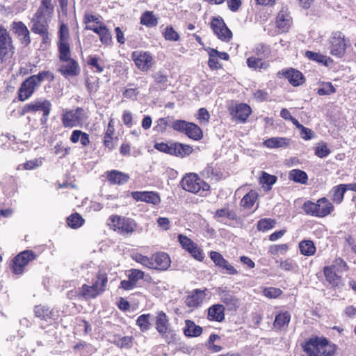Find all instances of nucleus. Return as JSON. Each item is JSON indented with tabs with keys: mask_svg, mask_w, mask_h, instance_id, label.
<instances>
[{
	"mask_svg": "<svg viewBox=\"0 0 356 356\" xmlns=\"http://www.w3.org/2000/svg\"><path fill=\"white\" fill-rule=\"evenodd\" d=\"M281 293L282 291L277 288L268 287L264 290V296L270 298H275L278 297Z\"/></svg>",
	"mask_w": 356,
	"mask_h": 356,
	"instance_id": "obj_64",
	"label": "nucleus"
},
{
	"mask_svg": "<svg viewBox=\"0 0 356 356\" xmlns=\"http://www.w3.org/2000/svg\"><path fill=\"white\" fill-rule=\"evenodd\" d=\"M151 315L149 314H142L136 320V325L140 327L142 332L147 331L151 327Z\"/></svg>",
	"mask_w": 356,
	"mask_h": 356,
	"instance_id": "obj_40",
	"label": "nucleus"
},
{
	"mask_svg": "<svg viewBox=\"0 0 356 356\" xmlns=\"http://www.w3.org/2000/svg\"><path fill=\"white\" fill-rule=\"evenodd\" d=\"M85 111L81 108L75 110H66L62 114V124L65 128H72L81 126L86 120Z\"/></svg>",
	"mask_w": 356,
	"mask_h": 356,
	"instance_id": "obj_6",
	"label": "nucleus"
},
{
	"mask_svg": "<svg viewBox=\"0 0 356 356\" xmlns=\"http://www.w3.org/2000/svg\"><path fill=\"white\" fill-rule=\"evenodd\" d=\"M158 23L157 18L151 11L145 12L140 17V24L148 27L155 26Z\"/></svg>",
	"mask_w": 356,
	"mask_h": 356,
	"instance_id": "obj_38",
	"label": "nucleus"
},
{
	"mask_svg": "<svg viewBox=\"0 0 356 356\" xmlns=\"http://www.w3.org/2000/svg\"><path fill=\"white\" fill-rule=\"evenodd\" d=\"M79 294L86 300L94 299L102 294L101 289H97V286L83 284L79 291Z\"/></svg>",
	"mask_w": 356,
	"mask_h": 356,
	"instance_id": "obj_24",
	"label": "nucleus"
},
{
	"mask_svg": "<svg viewBox=\"0 0 356 356\" xmlns=\"http://www.w3.org/2000/svg\"><path fill=\"white\" fill-rule=\"evenodd\" d=\"M58 50L60 54V60L63 61L70 58V49L67 42H59Z\"/></svg>",
	"mask_w": 356,
	"mask_h": 356,
	"instance_id": "obj_50",
	"label": "nucleus"
},
{
	"mask_svg": "<svg viewBox=\"0 0 356 356\" xmlns=\"http://www.w3.org/2000/svg\"><path fill=\"white\" fill-rule=\"evenodd\" d=\"M232 120L244 123L252 113L251 108L246 104H238L229 108Z\"/></svg>",
	"mask_w": 356,
	"mask_h": 356,
	"instance_id": "obj_13",
	"label": "nucleus"
},
{
	"mask_svg": "<svg viewBox=\"0 0 356 356\" xmlns=\"http://www.w3.org/2000/svg\"><path fill=\"white\" fill-rule=\"evenodd\" d=\"M289 178L296 183L305 184L308 177L307 173L299 169H294L289 172Z\"/></svg>",
	"mask_w": 356,
	"mask_h": 356,
	"instance_id": "obj_36",
	"label": "nucleus"
},
{
	"mask_svg": "<svg viewBox=\"0 0 356 356\" xmlns=\"http://www.w3.org/2000/svg\"><path fill=\"white\" fill-rule=\"evenodd\" d=\"M221 301L230 307H235L238 304V299L230 293L222 291L220 293Z\"/></svg>",
	"mask_w": 356,
	"mask_h": 356,
	"instance_id": "obj_46",
	"label": "nucleus"
},
{
	"mask_svg": "<svg viewBox=\"0 0 356 356\" xmlns=\"http://www.w3.org/2000/svg\"><path fill=\"white\" fill-rule=\"evenodd\" d=\"M285 76L289 83L293 86H298L302 83L303 76L302 74L294 69L287 70L285 73Z\"/></svg>",
	"mask_w": 356,
	"mask_h": 356,
	"instance_id": "obj_29",
	"label": "nucleus"
},
{
	"mask_svg": "<svg viewBox=\"0 0 356 356\" xmlns=\"http://www.w3.org/2000/svg\"><path fill=\"white\" fill-rule=\"evenodd\" d=\"M289 140L282 137H273L264 141V145L268 148H279L289 145Z\"/></svg>",
	"mask_w": 356,
	"mask_h": 356,
	"instance_id": "obj_32",
	"label": "nucleus"
},
{
	"mask_svg": "<svg viewBox=\"0 0 356 356\" xmlns=\"http://www.w3.org/2000/svg\"><path fill=\"white\" fill-rule=\"evenodd\" d=\"M277 177L274 175H269L266 172H262V175L260 178V183L264 186L266 185L268 189H270L271 186L276 182Z\"/></svg>",
	"mask_w": 356,
	"mask_h": 356,
	"instance_id": "obj_51",
	"label": "nucleus"
},
{
	"mask_svg": "<svg viewBox=\"0 0 356 356\" xmlns=\"http://www.w3.org/2000/svg\"><path fill=\"white\" fill-rule=\"evenodd\" d=\"M50 78L53 79V74L49 71H42L36 75L28 77L22 83L18 90L19 100L24 102L28 99L34 92L35 88L40 86L41 83L45 79Z\"/></svg>",
	"mask_w": 356,
	"mask_h": 356,
	"instance_id": "obj_2",
	"label": "nucleus"
},
{
	"mask_svg": "<svg viewBox=\"0 0 356 356\" xmlns=\"http://www.w3.org/2000/svg\"><path fill=\"white\" fill-rule=\"evenodd\" d=\"M84 222L83 218L77 213L70 215L67 219V223L69 227L76 229L80 227Z\"/></svg>",
	"mask_w": 356,
	"mask_h": 356,
	"instance_id": "obj_44",
	"label": "nucleus"
},
{
	"mask_svg": "<svg viewBox=\"0 0 356 356\" xmlns=\"http://www.w3.org/2000/svg\"><path fill=\"white\" fill-rule=\"evenodd\" d=\"M181 184L184 190L203 197L207 196L210 190V186L195 173L184 177Z\"/></svg>",
	"mask_w": 356,
	"mask_h": 356,
	"instance_id": "obj_4",
	"label": "nucleus"
},
{
	"mask_svg": "<svg viewBox=\"0 0 356 356\" xmlns=\"http://www.w3.org/2000/svg\"><path fill=\"white\" fill-rule=\"evenodd\" d=\"M54 10V7L51 4V0H42V3L36 12L41 13L42 14H47L50 16Z\"/></svg>",
	"mask_w": 356,
	"mask_h": 356,
	"instance_id": "obj_53",
	"label": "nucleus"
},
{
	"mask_svg": "<svg viewBox=\"0 0 356 356\" xmlns=\"http://www.w3.org/2000/svg\"><path fill=\"white\" fill-rule=\"evenodd\" d=\"M247 65L250 68L254 70H266L269 67L270 64L267 61H262L261 58L254 56L249 57L247 59Z\"/></svg>",
	"mask_w": 356,
	"mask_h": 356,
	"instance_id": "obj_33",
	"label": "nucleus"
},
{
	"mask_svg": "<svg viewBox=\"0 0 356 356\" xmlns=\"http://www.w3.org/2000/svg\"><path fill=\"white\" fill-rule=\"evenodd\" d=\"M131 196L136 201L145 202L154 205H157L161 202L159 194L152 191H135L131 193Z\"/></svg>",
	"mask_w": 356,
	"mask_h": 356,
	"instance_id": "obj_15",
	"label": "nucleus"
},
{
	"mask_svg": "<svg viewBox=\"0 0 356 356\" xmlns=\"http://www.w3.org/2000/svg\"><path fill=\"white\" fill-rule=\"evenodd\" d=\"M185 325L184 333L187 337H196L200 336L202 332V328L195 325V323L191 320H186Z\"/></svg>",
	"mask_w": 356,
	"mask_h": 356,
	"instance_id": "obj_27",
	"label": "nucleus"
},
{
	"mask_svg": "<svg viewBox=\"0 0 356 356\" xmlns=\"http://www.w3.org/2000/svg\"><path fill=\"white\" fill-rule=\"evenodd\" d=\"M210 118V115L208 111L204 108H201L198 110L197 119L200 124H207Z\"/></svg>",
	"mask_w": 356,
	"mask_h": 356,
	"instance_id": "obj_63",
	"label": "nucleus"
},
{
	"mask_svg": "<svg viewBox=\"0 0 356 356\" xmlns=\"http://www.w3.org/2000/svg\"><path fill=\"white\" fill-rule=\"evenodd\" d=\"M226 217L229 220H234L236 218V213L230 210L229 208H223L218 209L214 215V218L218 220H221L222 218Z\"/></svg>",
	"mask_w": 356,
	"mask_h": 356,
	"instance_id": "obj_43",
	"label": "nucleus"
},
{
	"mask_svg": "<svg viewBox=\"0 0 356 356\" xmlns=\"http://www.w3.org/2000/svg\"><path fill=\"white\" fill-rule=\"evenodd\" d=\"M155 328L162 335L167 334L170 330L168 317L163 311H159L156 313Z\"/></svg>",
	"mask_w": 356,
	"mask_h": 356,
	"instance_id": "obj_19",
	"label": "nucleus"
},
{
	"mask_svg": "<svg viewBox=\"0 0 356 356\" xmlns=\"http://www.w3.org/2000/svg\"><path fill=\"white\" fill-rule=\"evenodd\" d=\"M107 282L108 277L106 273L99 271L93 280L92 285L97 286V289H101V293H103L106 290Z\"/></svg>",
	"mask_w": 356,
	"mask_h": 356,
	"instance_id": "obj_34",
	"label": "nucleus"
},
{
	"mask_svg": "<svg viewBox=\"0 0 356 356\" xmlns=\"http://www.w3.org/2000/svg\"><path fill=\"white\" fill-rule=\"evenodd\" d=\"M42 160L41 159H35L33 160H30L24 163L23 165V169L24 170H33L38 167H40L42 165Z\"/></svg>",
	"mask_w": 356,
	"mask_h": 356,
	"instance_id": "obj_62",
	"label": "nucleus"
},
{
	"mask_svg": "<svg viewBox=\"0 0 356 356\" xmlns=\"http://www.w3.org/2000/svg\"><path fill=\"white\" fill-rule=\"evenodd\" d=\"M110 220L113 230L122 235L131 234L137 227L135 220L129 218L115 215Z\"/></svg>",
	"mask_w": 356,
	"mask_h": 356,
	"instance_id": "obj_7",
	"label": "nucleus"
},
{
	"mask_svg": "<svg viewBox=\"0 0 356 356\" xmlns=\"http://www.w3.org/2000/svg\"><path fill=\"white\" fill-rule=\"evenodd\" d=\"M91 31L98 34L99 40L103 44L110 45L112 43V35L111 32L104 24L98 28H90Z\"/></svg>",
	"mask_w": 356,
	"mask_h": 356,
	"instance_id": "obj_25",
	"label": "nucleus"
},
{
	"mask_svg": "<svg viewBox=\"0 0 356 356\" xmlns=\"http://www.w3.org/2000/svg\"><path fill=\"white\" fill-rule=\"evenodd\" d=\"M168 125V120L166 118H159L156 122V125L154 127V130L156 132L163 133L166 130Z\"/></svg>",
	"mask_w": 356,
	"mask_h": 356,
	"instance_id": "obj_59",
	"label": "nucleus"
},
{
	"mask_svg": "<svg viewBox=\"0 0 356 356\" xmlns=\"http://www.w3.org/2000/svg\"><path fill=\"white\" fill-rule=\"evenodd\" d=\"M188 252L197 261H202L204 258L203 250L197 244Z\"/></svg>",
	"mask_w": 356,
	"mask_h": 356,
	"instance_id": "obj_60",
	"label": "nucleus"
},
{
	"mask_svg": "<svg viewBox=\"0 0 356 356\" xmlns=\"http://www.w3.org/2000/svg\"><path fill=\"white\" fill-rule=\"evenodd\" d=\"M346 191L345 184L334 186L330 191V197L332 201L337 204H341L343 200Z\"/></svg>",
	"mask_w": 356,
	"mask_h": 356,
	"instance_id": "obj_30",
	"label": "nucleus"
},
{
	"mask_svg": "<svg viewBox=\"0 0 356 356\" xmlns=\"http://www.w3.org/2000/svg\"><path fill=\"white\" fill-rule=\"evenodd\" d=\"M330 153V150L325 143H319L315 149L316 155L320 158L325 157L328 156Z\"/></svg>",
	"mask_w": 356,
	"mask_h": 356,
	"instance_id": "obj_56",
	"label": "nucleus"
},
{
	"mask_svg": "<svg viewBox=\"0 0 356 356\" xmlns=\"http://www.w3.org/2000/svg\"><path fill=\"white\" fill-rule=\"evenodd\" d=\"M63 63L58 71L65 77L76 76L79 74V66L74 59L69 58L63 60Z\"/></svg>",
	"mask_w": 356,
	"mask_h": 356,
	"instance_id": "obj_18",
	"label": "nucleus"
},
{
	"mask_svg": "<svg viewBox=\"0 0 356 356\" xmlns=\"http://www.w3.org/2000/svg\"><path fill=\"white\" fill-rule=\"evenodd\" d=\"M131 58L138 68L143 72H147L152 67V57L148 52L134 51L131 54Z\"/></svg>",
	"mask_w": 356,
	"mask_h": 356,
	"instance_id": "obj_12",
	"label": "nucleus"
},
{
	"mask_svg": "<svg viewBox=\"0 0 356 356\" xmlns=\"http://www.w3.org/2000/svg\"><path fill=\"white\" fill-rule=\"evenodd\" d=\"M328 266L332 268L333 270L339 274L347 271L348 269L347 264L341 258H337L333 261L332 265Z\"/></svg>",
	"mask_w": 356,
	"mask_h": 356,
	"instance_id": "obj_48",
	"label": "nucleus"
},
{
	"mask_svg": "<svg viewBox=\"0 0 356 356\" xmlns=\"http://www.w3.org/2000/svg\"><path fill=\"white\" fill-rule=\"evenodd\" d=\"M304 350L308 356H333L337 346L330 343L325 338H312L306 342Z\"/></svg>",
	"mask_w": 356,
	"mask_h": 356,
	"instance_id": "obj_1",
	"label": "nucleus"
},
{
	"mask_svg": "<svg viewBox=\"0 0 356 356\" xmlns=\"http://www.w3.org/2000/svg\"><path fill=\"white\" fill-rule=\"evenodd\" d=\"M330 54L337 57L342 58L346 53L347 47L349 46V40L341 31L333 32L330 38Z\"/></svg>",
	"mask_w": 356,
	"mask_h": 356,
	"instance_id": "obj_5",
	"label": "nucleus"
},
{
	"mask_svg": "<svg viewBox=\"0 0 356 356\" xmlns=\"http://www.w3.org/2000/svg\"><path fill=\"white\" fill-rule=\"evenodd\" d=\"M305 56L309 60L316 61L319 63H323L325 65H327V61L330 60V58L326 56L311 51H306Z\"/></svg>",
	"mask_w": 356,
	"mask_h": 356,
	"instance_id": "obj_47",
	"label": "nucleus"
},
{
	"mask_svg": "<svg viewBox=\"0 0 356 356\" xmlns=\"http://www.w3.org/2000/svg\"><path fill=\"white\" fill-rule=\"evenodd\" d=\"M107 178L112 184L122 185L128 181L129 177L125 173L113 170L108 173Z\"/></svg>",
	"mask_w": 356,
	"mask_h": 356,
	"instance_id": "obj_28",
	"label": "nucleus"
},
{
	"mask_svg": "<svg viewBox=\"0 0 356 356\" xmlns=\"http://www.w3.org/2000/svg\"><path fill=\"white\" fill-rule=\"evenodd\" d=\"M336 92V89L330 82H323L320 85L317 93L319 95H330Z\"/></svg>",
	"mask_w": 356,
	"mask_h": 356,
	"instance_id": "obj_49",
	"label": "nucleus"
},
{
	"mask_svg": "<svg viewBox=\"0 0 356 356\" xmlns=\"http://www.w3.org/2000/svg\"><path fill=\"white\" fill-rule=\"evenodd\" d=\"M210 257L216 266L219 268H221V266L225 264L226 259L218 252L211 251L210 252Z\"/></svg>",
	"mask_w": 356,
	"mask_h": 356,
	"instance_id": "obj_58",
	"label": "nucleus"
},
{
	"mask_svg": "<svg viewBox=\"0 0 356 356\" xmlns=\"http://www.w3.org/2000/svg\"><path fill=\"white\" fill-rule=\"evenodd\" d=\"M14 52L15 48L9 32L4 27L0 26V63L11 58Z\"/></svg>",
	"mask_w": 356,
	"mask_h": 356,
	"instance_id": "obj_9",
	"label": "nucleus"
},
{
	"mask_svg": "<svg viewBox=\"0 0 356 356\" xmlns=\"http://www.w3.org/2000/svg\"><path fill=\"white\" fill-rule=\"evenodd\" d=\"M201 175L203 177L209 179L217 177L218 172L212 164H208L207 167H205V168L201 172Z\"/></svg>",
	"mask_w": 356,
	"mask_h": 356,
	"instance_id": "obj_57",
	"label": "nucleus"
},
{
	"mask_svg": "<svg viewBox=\"0 0 356 356\" xmlns=\"http://www.w3.org/2000/svg\"><path fill=\"white\" fill-rule=\"evenodd\" d=\"M225 318V307L220 304H216L208 309V319L221 322Z\"/></svg>",
	"mask_w": 356,
	"mask_h": 356,
	"instance_id": "obj_23",
	"label": "nucleus"
},
{
	"mask_svg": "<svg viewBox=\"0 0 356 356\" xmlns=\"http://www.w3.org/2000/svg\"><path fill=\"white\" fill-rule=\"evenodd\" d=\"M178 241L181 247L187 252H190L191 250L196 245V243H195L188 237L183 234H179L178 236Z\"/></svg>",
	"mask_w": 356,
	"mask_h": 356,
	"instance_id": "obj_52",
	"label": "nucleus"
},
{
	"mask_svg": "<svg viewBox=\"0 0 356 356\" xmlns=\"http://www.w3.org/2000/svg\"><path fill=\"white\" fill-rule=\"evenodd\" d=\"M299 248L301 254L305 256H312L316 252V247L313 241L310 240H305L300 242Z\"/></svg>",
	"mask_w": 356,
	"mask_h": 356,
	"instance_id": "obj_35",
	"label": "nucleus"
},
{
	"mask_svg": "<svg viewBox=\"0 0 356 356\" xmlns=\"http://www.w3.org/2000/svg\"><path fill=\"white\" fill-rule=\"evenodd\" d=\"M153 266L152 269L165 270L170 266L169 256L164 252H159L152 256Z\"/></svg>",
	"mask_w": 356,
	"mask_h": 356,
	"instance_id": "obj_20",
	"label": "nucleus"
},
{
	"mask_svg": "<svg viewBox=\"0 0 356 356\" xmlns=\"http://www.w3.org/2000/svg\"><path fill=\"white\" fill-rule=\"evenodd\" d=\"M163 36L165 40L170 41H178L179 40V35L172 26H167L165 29Z\"/></svg>",
	"mask_w": 356,
	"mask_h": 356,
	"instance_id": "obj_54",
	"label": "nucleus"
},
{
	"mask_svg": "<svg viewBox=\"0 0 356 356\" xmlns=\"http://www.w3.org/2000/svg\"><path fill=\"white\" fill-rule=\"evenodd\" d=\"M131 258L136 262L142 264L143 266L152 269L153 266V260L152 257H147L141 254L140 253H133Z\"/></svg>",
	"mask_w": 356,
	"mask_h": 356,
	"instance_id": "obj_41",
	"label": "nucleus"
},
{
	"mask_svg": "<svg viewBox=\"0 0 356 356\" xmlns=\"http://www.w3.org/2000/svg\"><path fill=\"white\" fill-rule=\"evenodd\" d=\"M290 320L291 315L288 312H282L275 316L273 325L275 327L280 328L285 325H288Z\"/></svg>",
	"mask_w": 356,
	"mask_h": 356,
	"instance_id": "obj_39",
	"label": "nucleus"
},
{
	"mask_svg": "<svg viewBox=\"0 0 356 356\" xmlns=\"http://www.w3.org/2000/svg\"><path fill=\"white\" fill-rule=\"evenodd\" d=\"M205 290H200V289H195L193 290L191 295H189L186 300V304L187 306L190 307H197L201 305V303L203 302L204 299L205 298Z\"/></svg>",
	"mask_w": 356,
	"mask_h": 356,
	"instance_id": "obj_21",
	"label": "nucleus"
},
{
	"mask_svg": "<svg viewBox=\"0 0 356 356\" xmlns=\"http://www.w3.org/2000/svg\"><path fill=\"white\" fill-rule=\"evenodd\" d=\"M257 198V193L251 191L248 193L241 200V204L245 209H250Z\"/></svg>",
	"mask_w": 356,
	"mask_h": 356,
	"instance_id": "obj_42",
	"label": "nucleus"
},
{
	"mask_svg": "<svg viewBox=\"0 0 356 356\" xmlns=\"http://www.w3.org/2000/svg\"><path fill=\"white\" fill-rule=\"evenodd\" d=\"M154 148L161 152L180 157L188 156L193 151L191 146L177 143H157Z\"/></svg>",
	"mask_w": 356,
	"mask_h": 356,
	"instance_id": "obj_8",
	"label": "nucleus"
},
{
	"mask_svg": "<svg viewBox=\"0 0 356 356\" xmlns=\"http://www.w3.org/2000/svg\"><path fill=\"white\" fill-rule=\"evenodd\" d=\"M133 337L129 336L123 337L120 338L116 342L115 344L122 348H131L132 346Z\"/></svg>",
	"mask_w": 356,
	"mask_h": 356,
	"instance_id": "obj_61",
	"label": "nucleus"
},
{
	"mask_svg": "<svg viewBox=\"0 0 356 356\" xmlns=\"http://www.w3.org/2000/svg\"><path fill=\"white\" fill-rule=\"evenodd\" d=\"M211 27L218 38L220 36V33L222 30L227 33V26L222 19H213L211 22Z\"/></svg>",
	"mask_w": 356,
	"mask_h": 356,
	"instance_id": "obj_45",
	"label": "nucleus"
},
{
	"mask_svg": "<svg viewBox=\"0 0 356 356\" xmlns=\"http://www.w3.org/2000/svg\"><path fill=\"white\" fill-rule=\"evenodd\" d=\"M51 106V104L48 100L37 99L24 105L22 109V114L42 111L44 116H48L50 113Z\"/></svg>",
	"mask_w": 356,
	"mask_h": 356,
	"instance_id": "obj_14",
	"label": "nucleus"
},
{
	"mask_svg": "<svg viewBox=\"0 0 356 356\" xmlns=\"http://www.w3.org/2000/svg\"><path fill=\"white\" fill-rule=\"evenodd\" d=\"M36 255L32 250H25L17 254L13 259V273L20 275L24 271V268L29 261L35 259Z\"/></svg>",
	"mask_w": 356,
	"mask_h": 356,
	"instance_id": "obj_10",
	"label": "nucleus"
},
{
	"mask_svg": "<svg viewBox=\"0 0 356 356\" xmlns=\"http://www.w3.org/2000/svg\"><path fill=\"white\" fill-rule=\"evenodd\" d=\"M34 314L36 317L45 321L54 320L56 316L55 312L45 305H37L34 308Z\"/></svg>",
	"mask_w": 356,
	"mask_h": 356,
	"instance_id": "obj_22",
	"label": "nucleus"
},
{
	"mask_svg": "<svg viewBox=\"0 0 356 356\" xmlns=\"http://www.w3.org/2000/svg\"><path fill=\"white\" fill-rule=\"evenodd\" d=\"M302 209L307 215L324 218L329 216L334 211V206L327 198L321 197L316 202L309 200L305 202Z\"/></svg>",
	"mask_w": 356,
	"mask_h": 356,
	"instance_id": "obj_3",
	"label": "nucleus"
},
{
	"mask_svg": "<svg viewBox=\"0 0 356 356\" xmlns=\"http://www.w3.org/2000/svg\"><path fill=\"white\" fill-rule=\"evenodd\" d=\"M275 24L279 33H286L291 26L292 19L287 11L282 9L277 16Z\"/></svg>",
	"mask_w": 356,
	"mask_h": 356,
	"instance_id": "obj_17",
	"label": "nucleus"
},
{
	"mask_svg": "<svg viewBox=\"0 0 356 356\" xmlns=\"http://www.w3.org/2000/svg\"><path fill=\"white\" fill-rule=\"evenodd\" d=\"M70 140L72 143H76L80 141L83 146H87L90 143L89 135L81 130H74Z\"/></svg>",
	"mask_w": 356,
	"mask_h": 356,
	"instance_id": "obj_31",
	"label": "nucleus"
},
{
	"mask_svg": "<svg viewBox=\"0 0 356 356\" xmlns=\"http://www.w3.org/2000/svg\"><path fill=\"white\" fill-rule=\"evenodd\" d=\"M323 273L326 280L333 286H338L341 284V277L339 273L329 266H325Z\"/></svg>",
	"mask_w": 356,
	"mask_h": 356,
	"instance_id": "obj_26",
	"label": "nucleus"
},
{
	"mask_svg": "<svg viewBox=\"0 0 356 356\" xmlns=\"http://www.w3.org/2000/svg\"><path fill=\"white\" fill-rule=\"evenodd\" d=\"M185 134L193 140H199L202 137V131L201 129L193 123L189 122Z\"/></svg>",
	"mask_w": 356,
	"mask_h": 356,
	"instance_id": "obj_37",
	"label": "nucleus"
},
{
	"mask_svg": "<svg viewBox=\"0 0 356 356\" xmlns=\"http://www.w3.org/2000/svg\"><path fill=\"white\" fill-rule=\"evenodd\" d=\"M50 16L36 12L32 19L31 31L35 33H44L49 29Z\"/></svg>",
	"mask_w": 356,
	"mask_h": 356,
	"instance_id": "obj_11",
	"label": "nucleus"
},
{
	"mask_svg": "<svg viewBox=\"0 0 356 356\" xmlns=\"http://www.w3.org/2000/svg\"><path fill=\"white\" fill-rule=\"evenodd\" d=\"M13 32L19 37L22 44L27 46L31 42L30 33L22 22H14L11 25Z\"/></svg>",
	"mask_w": 356,
	"mask_h": 356,
	"instance_id": "obj_16",
	"label": "nucleus"
},
{
	"mask_svg": "<svg viewBox=\"0 0 356 356\" xmlns=\"http://www.w3.org/2000/svg\"><path fill=\"white\" fill-rule=\"evenodd\" d=\"M145 273L138 269H131L128 275V278L136 285L138 280L144 278Z\"/></svg>",
	"mask_w": 356,
	"mask_h": 356,
	"instance_id": "obj_55",
	"label": "nucleus"
}]
</instances>
